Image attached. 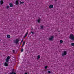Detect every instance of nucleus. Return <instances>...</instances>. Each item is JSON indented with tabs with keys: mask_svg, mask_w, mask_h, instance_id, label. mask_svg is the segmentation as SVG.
<instances>
[{
	"mask_svg": "<svg viewBox=\"0 0 74 74\" xmlns=\"http://www.w3.org/2000/svg\"><path fill=\"white\" fill-rule=\"evenodd\" d=\"M26 42H25V41H24V42H23V45H25V43Z\"/></svg>",
	"mask_w": 74,
	"mask_h": 74,
	"instance_id": "dca6fc26",
	"label": "nucleus"
},
{
	"mask_svg": "<svg viewBox=\"0 0 74 74\" xmlns=\"http://www.w3.org/2000/svg\"><path fill=\"white\" fill-rule=\"evenodd\" d=\"M27 34H28V32H26L25 35V36H24V38H26V36H27Z\"/></svg>",
	"mask_w": 74,
	"mask_h": 74,
	"instance_id": "9d476101",
	"label": "nucleus"
},
{
	"mask_svg": "<svg viewBox=\"0 0 74 74\" xmlns=\"http://www.w3.org/2000/svg\"><path fill=\"white\" fill-rule=\"evenodd\" d=\"M24 45L22 44V47H24Z\"/></svg>",
	"mask_w": 74,
	"mask_h": 74,
	"instance_id": "b1692460",
	"label": "nucleus"
},
{
	"mask_svg": "<svg viewBox=\"0 0 74 74\" xmlns=\"http://www.w3.org/2000/svg\"><path fill=\"white\" fill-rule=\"evenodd\" d=\"M3 3H4V1H1L0 2V4L1 5H2V4H3Z\"/></svg>",
	"mask_w": 74,
	"mask_h": 74,
	"instance_id": "0eeeda50",
	"label": "nucleus"
},
{
	"mask_svg": "<svg viewBox=\"0 0 74 74\" xmlns=\"http://www.w3.org/2000/svg\"><path fill=\"white\" fill-rule=\"evenodd\" d=\"M9 7H9V6H7L6 7L7 9H8V8H9Z\"/></svg>",
	"mask_w": 74,
	"mask_h": 74,
	"instance_id": "4be33fe9",
	"label": "nucleus"
},
{
	"mask_svg": "<svg viewBox=\"0 0 74 74\" xmlns=\"http://www.w3.org/2000/svg\"><path fill=\"white\" fill-rule=\"evenodd\" d=\"M4 66H6V67L8 66V64L7 63V62H5L4 64Z\"/></svg>",
	"mask_w": 74,
	"mask_h": 74,
	"instance_id": "1a4fd4ad",
	"label": "nucleus"
},
{
	"mask_svg": "<svg viewBox=\"0 0 74 74\" xmlns=\"http://www.w3.org/2000/svg\"><path fill=\"white\" fill-rule=\"evenodd\" d=\"M40 21H41V20H40V19L38 20V23H39V22H40Z\"/></svg>",
	"mask_w": 74,
	"mask_h": 74,
	"instance_id": "2eb2a0df",
	"label": "nucleus"
},
{
	"mask_svg": "<svg viewBox=\"0 0 74 74\" xmlns=\"http://www.w3.org/2000/svg\"><path fill=\"white\" fill-rule=\"evenodd\" d=\"M60 42L61 44H62V43H63V40H60Z\"/></svg>",
	"mask_w": 74,
	"mask_h": 74,
	"instance_id": "4468645a",
	"label": "nucleus"
},
{
	"mask_svg": "<svg viewBox=\"0 0 74 74\" xmlns=\"http://www.w3.org/2000/svg\"><path fill=\"white\" fill-rule=\"evenodd\" d=\"M25 74H27V73H25Z\"/></svg>",
	"mask_w": 74,
	"mask_h": 74,
	"instance_id": "cd10ccee",
	"label": "nucleus"
},
{
	"mask_svg": "<svg viewBox=\"0 0 74 74\" xmlns=\"http://www.w3.org/2000/svg\"><path fill=\"white\" fill-rule=\"evenodd\" d=\"M67 55V52L66 51H64V53H62V56H64V55Z\"/></svg>",
	"mask_w": 74,
	"mask_h": 74,
	"instance_id": "20e7f679",
	"label": "nucleus"
},
{
	"mask_svg": "<svg viewBox=\"0 0 74 74\" xmlns=\"http://www.w3.org/2000/svg\"><path fill=\"white\" fill-rule=\"evenodd\" d=\"M23 42V40H22L21 41V42Z\"/></svg>",
	"mask_w": 74,
	"mask_h": 74,
	"instance_id": "bb28decb",
	"label": "nucleus"
},
{
	"mask_svg": "<svg viewBox=\"0 0 74 74\" xmlns=\"http://www.w3.org/2000/svg\"><path fill=\"white\" fill-rule=\"evenodd\" d=\"M31 33H32V34H33L34 33V32H33L32 31L31 32Z\"/></svg>",
	"mask_w": 74,
	"mask_h": 74,
	"instance_id": "393cba45",
	"label": "nucleus"
},
{
	"mask_svg": "<svg viewBox=\"0 0 74 74\" xmlns=\"http://www.w3.org/2000/svg\"><path fill=\"white\" fill-rule=\"evenodd\" d=\"M16 5H18L19 4V1L16 0Z\"/></svg>",
	"mask_w": 74,
	"mask_h": 74,
	"instance_id": "423d86ee",
	"label": "nucleus"
},
{
	"mask_svg": "<svg viewBox=\"0 0 74 74\" xmlns=\"http://www.w3.org/2000/svg\"><path fill=\"white\" fill-rule=\"evenodd\" d=\"M71 45H72V46H74V43H72L71 44Z\"/></svg>",
	"mask_w": 74,
	"mask_h": 74,
	"instance_id": "a211bd4d",
	"label": "nucleus"
},
{
	"mask_svg": "<svg viewBox=\"0 0 74 74\" xmlns=\"http://www.w3.org/2000/svg\"><path fill=\"white\" fill-rule=\"evenodd\" d=\"M44 27L43 26H41V29H43Z\"/></svg>",
	"mask_w": 74,
	"mask_h": 74,
	"instance_id": "5701e85b",
	"label": "nucleus"
},
{
	"mask_svg": "<svg viewBox=\"0 0 74 74\" xmlns=\"http://www.w3.org/2000/svg\"><path fill=\"white\" fill-rule=\"evenodd\" d=\"M53 36H51V37L49 38V41H52L53 40Z\"/></svg>",
	"mask_w": 74,
	"mask_h": 74,
	"instance_id": "39448f33",
	"label": "nucleus"
},
{
	"mask_svg": "<svg viewBox=\"0 0 74 74\" xmlns=\"http://www.w3.org/2000/svg\"><path fill=\"white\" fill-rule=\"evenodd\" d=\"M7 38H10L11 37L10 36V35H8L7 36Z\"/></svg>",
	"mask_w": 74,
	"mask_h": 74,
	"instance_id": "ddd939ff",
	"label": "nucleus"
},
{
	"mask_svg": "<svg viewBox=\"0 0 74 74\" xmlns=\"http://www.w3.org/2000/svg\"><path fill=\"white\" fill-rule=\"evenodd\" d=\"M48 73H49V74H50V73H51V71H48Z\"/></svg>",
	"mask_w": 74,
	"mask_h": 74,
	"instance_id": "412c9836",
	"label": "nucleus"
},
{
	"mask_svg": "<svg viewBox=\"0 0 74 74\" xmlns=\"http://www.w3.org/2000/svg\"><path fill=\"white\" fill-rule=\"evenodd\" d=\"M53 5H50L49 6V8H53Z\"/></svg>",
	"mask_w": 74,
	"mask_h": 74,
	"instance_id": "6e6552de",
	"label": "nucleus"
},
{
	"mask_svg": "<svg viewBox=\"0 0 74 74\" xmlns=\"http://www.w3.org/2000/svg\"><path fill=\"white\" fill-rule=\"evenodd\" d=\"M69 38L70 40H74V35L72 34H71L69 36Z\"/></svg>",
	"mask_w": 74,
	"mask_h": 74,
	"instance_id": "f257e3e1",
	"label": "nucleus"
},
{
	"mask_svg": "<svg viewBox=\"0 0 74 74\" xmlns=\"http://www.w3.org/2000/svg\"><path fill=\"white\" fill-rule=\"evenodd\" d=\"M19 39H17L14 40V42L15 43V44H18V43L19 42Z\"/></svg>",
	"mask_w": 74,
	"mask_h": 74,
	"instance_id": "f03ea898",
	"label": "nucleus"
},
{
	"mask_svg": "<svg viewBox=\"0 0 74 74\" xmlns=\"http://www.w3.org/2000/svg\"><path fill=\"white\" fill-rule=\"evenodd\" d=\"M40 59V55H38L37 59Z\"/></svg>",
	"mask_w": 74,
	"mask_h": 74,
	"instance_id": "9b49d317",
	"label": "nucleus"
},
{
	"mask_svg": "<svg viewBox=\"0 0 74 74\" xmlns=\"http://www.w3.org/2000/svg\"><path fill=\"white\" fill-rule=\"evenodd\" d=\"M13 52H14V53L15 52V50H13Z\"/></svg>",
	"mask_w": 74,
	"mask_h": 74,
	"instance_id": "a878e982",
	"label": "nucleus"
},
{
	"mask_svg": "<svg viewBox=\"0 0 74 74\" xmlns=\"http://www.w3.org/2000/svg\"><path fill=\"white\" fill-rule=\"evenodd\" d=\"M23 51V49H22L21 50V52H22Z\"/></svg>",
	"mask_w": 74,
	"mask_h": 74,
	"instance_id": "aec40b11",
	"label": "nucleus"
},
{
	"mask_svg": "<svg viewBox=\"0 0 74 74\" xmlns=\"http://www.w3.org/2000/svg\"><path fill=\"white\" fill-rule=\"evenodd\" d=\"M10 56H8L7 57L6 59V63H8V62L10 60Z\"/></svg>",
	"mask_w": 74,
	"mask_h": 74,
	"instance_id": "7ed1b4c3",
	"label": "nucleus"
},
{
	"mask_svg": "<svg viewBox=\"0 0 74 74\" xmlns=\"http://www.w3.org/2000/svg\"><path fill=\"white\" fill-rule=\"evenodd\" d=\"M20 3L21 4H23V3H24V2H21Z\"/></svg>",
	"mask_w": 74,
	"mask_h": 74,
	"instance_id": "6ab92c4d",
	"label": "nucleus"
},
{
	"mask_svg": "<svg viewBox=\"0 0 74 74\" xmlns=\"http://www.w3.org/2000/svg\"><path fill=\"white\" fill-rule=\"evenodd\" d=\"M57 0H55V1H57Z\"/></svg>",
	"mask_w": 74,
	"mask_h": 74,
	"instance_id": "c85d7f7f",
	"label": "nucleus"
},
{
	"mask_svg": "<svg viewBox=\"0 0 74 74\" xmlns=\"http://www.w3.org/2000/svg\"><path fill=\"white\" fill-rule=\"evenodd\" d=\"M47 68H48V66H45V69H47Z\"/></svg>",
	"mask_w": 74,
	"mask_h": 74,
	"instance_id": "f3484780",
	"label": "nucleus"
},
{
	"mask_svg": "<svg viewBox=\"0 0 74 74\" xmlns=\"http://www.w3.org/2000/svg\"><path fill=\"white\" fill-rule=\"evenodd\" d=\"M9 5L10 7H13V5L12 3H10L9 4Z\"/></svg>",
	"mask_w": 74,
	"mask_h": 74,
	"instance_id": "f8f14e48",
	"label": "nucleus"
}]
</instances>
